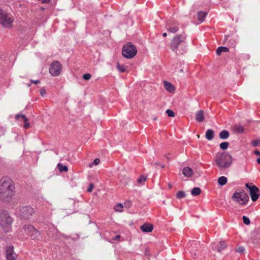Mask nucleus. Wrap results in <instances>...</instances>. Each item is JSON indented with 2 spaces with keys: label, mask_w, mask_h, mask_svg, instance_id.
I'll return each instance as SVG.
<instances>
[{
  "label": "nucleus",
  "mask_w": 260,
  "mask_h": 260,
  "mask_svg": "<svg viewBox=\"0 0 260 260\" xmlns=\"http://www.w3.org/2000/svg\"><path fill=\"white\" fill-rule=\"evenodd\" d=\"M137 52L135 46L131 43H127L123 47L122 55L127 58H132L134 57Z\"/></svg>",
  "instance_id": "8"
},
{
  "label": "nucleus",
  "mask_w": 260,
  "mask_h": 260,
  "mask_svg": "<svg viewBox=\"0 0 260 260\" xmlns=\"http://www.w3.org/2000/svg\"><path fill=\"white\" fill-rule=\"evenodd\" d=\"M229 49L226 47L220 46L219 47L216 51V54L220 55L222 52H228Z\"/></svg>",
  "instance_id": "22"
},
{
  "label": "nucleus",
  "mask_w": 260,
  "mask_h": 260,
  "mask_svg": "<svg viewBox=\"0 0 260 260\" xmlns=\"http://www.w3.org/2000/svg\"><path fill=\"white\" fill-rule=\"evenodd\" d=\"M140 229L143 232L150 233L152 231L153 225L152 224L146 222L141 226Z\"/></svg>",
  "instance_id": "13"
},
{
  "label": "nucleus",
  "mask_w": 260,
  "mask_h": 260,
  "mask_svg": "<svg viewBox=\"0 0 260 260\" xmlns=\"http://www.w3.org/2000/svg\"><path fill=\"white\" fill-rule=\"evenodd\" d=\"M128 66H116V69L121 73L125 72L128 71Z\"/></svg>",
  "instance_id": "28"
},
{
  "label": "nucleus",
  "mask_w": 260,
  "mask_h": 260,
  "mask_svg": "<svg viewBox=\"0 0 260 260\" xmlns=\"http://www.w3.org/2000/svg\"><path fill=\"white\" fill-rule=\"evenodd\" d=\"M230 136V133L227 130H223L220 132L219 137L221 139H227Z\"/></svg>",
  "instance_id": "21"
},
{
  "label": "nucleus",
  "mask_w": 260,
  "mask_h": 260,
  "mask_svg": "<svg viewBox=\"0 0 260 260\" xmlns=\"http://www.w3.org/2000/svg\"><path fill=\"white\" fill-rule=\"evenodd\" d=\"M23 229L32 239H38L40 236V232L32 225H25L23 227Z\"/></svg>",
  "instance_id": "9"
},
{
  "label": "nucleus",
  "mask_w": 260,
  "mask_h": 260,
  "mask_svg": "<svg viewBox=\"0 0 260 260\" xmlns=\"http://www.w3.org/2000/svg\"><path fill=\"white\" fill-rule=\"evenodd\" d=\"M243 222L246 225H249L250 223V219L246 216H243L242 217Z\"/></svg>",
  "instance_id": "34"
},
{
  "label": "nucleus",
  "mask_w": 260,
  "mask_h": 260,
  "mask_svg": "<svg viewBox=\"0 0 260 260\" xmlns=\"http://www.w3.org/2000/svg\"><path fill=\"white\" fill-rule=\"evenodd\" d=\"M207 15V13L204 11H199L197 14L198 20L200 22H203Z\"/></svg>",
  "instance_id": "19"
},
{
  "label": "nucleus",
  "mask_w": 260,
  "mask_h": 260,
  "mask_svg": "<svg viewBox=\"0 0 260 260\" xmlns=\"http://www.w3.org/2000/svg\"><path fill=\"white\" fill-rule=\"evenodd\" d=\"M165 165H161V168L162 169H164V168H165Z\"/></svg>",
  "instance_id": "51"
},
{
  "label": "nucleus",
  "mask_w": 260,
  "mask_h": 260,
  "mask_svg": "<svg viewBox=\"0 0 260 260\" xmlns=\"http://www.w3.org/2000/svg\"><path fill=\"white\" fill-rule=\"evenodd\" d=\"M220 246L217 248V251L219 252H221V249H223L225 248L227 246L226 243L223 241H220L219 242Z\"/></svg>",
  "instance_id": "30"
},
{
  "label": "nucleus",
  "mask_w": 260,
  "mask_h": 260,
  "mask_svg": "<svg viewBox=\"0 0 260 260\" xmlns=\"http://www.w3.org/2000/svg\"><path fill=\"white\" fill-rule=\"evenodd\" d=\"M260 140H254L252 142V144L254 147L259 145Z\"/></svg>",
  "instance_id": "39"
},
{
  "label": "nucleus",
  "mask_w": 260,
  "mask_h": 260,
  "mask_svg": "<svg viewBox=\"0 0 260 260\" xmlns=\"http://www.w3.org/2000/svg\"><path fill=\"white\" fill-rule=\"evenodd\" d=\"M147 179V177L144 175H141L139 178L137 179V182L139 184H143Z\"/></svg>",
  "instance_id": "33"
},
{
  "label": "nucleus",
  "mask_w": 260,
  "mask_h": 260,
  "mask_svg": "<svg viewBox=\"0 0 260 260\" xmlns=\"http://www.w3.org/2000/svg\"><path fill=\"white\" fill-rule=\"evenodd\" d=\"M215 161L220 169H226L232 165L233 158L227 152H218L215 154Z\"/></svg>",
  "instance_id": "3"
},
{
  "label": "nucleus",
  "mask_w": 260,
  "mask_h": 260,
  "mask_svg": "<svg viewBox=\"0 0 260 260\" xmlns=\"http://www.w3.org/2000/svg\"><path fill=\"white\" fill-rule=\"evenodd\" d=\"M251 185L252 183H251V185H250L248 183H247L245 184V186L246 188L249 189L250 195L251 196L252 201L255 202L258 199V198L259 197V189L255 185Z\"/></svg>",
  "instance_id": "10"
},
{
  "label": "nucleus",
  "mask_w": 260,
  "mask_h": 260,
  "mask_svg": "<svg viewBox=\"0 0 260 260\" xmlns=\"http://www.w3.org/2000/svg\"><path fill=\"white\" fill-rule=\"evenodd\" d=\"M6 253L7 260H16L13 246H8L6 248Z\"/></svg>",
  "instance_id": "11"
},
{
  "label": "nucleus",
  "mask_w": 260,
  "mask_h": 260,
  "mask_svg": "<svg viewBox=\"0 0 260 260\" xmlns=\"http://www.w3.org/2000/svg\"><path fill=\"white\" fill-rule=\"evenodd\" d=\"M228 181L227 178L224 176H221L219 177L218 179V182L219 185H225Z\"/></svg>",
  "instance_id": "26"
},
{
  "label": "nucleus",
  "mask_w": 260,
  "mask_h": 260,
  "mask_svg": "<svg viewBox=\"0 0 260 260\" xmlns=\"http://www.w3.org/2000/svg\"><path fill=\"white\" fill-rule=\"evenodd\" d=\"M206 138L208 140H211L214 137V131L211 129H209L206 133Z\"/></svg>",
  "instance_id": "23"
},
{
  "label": "nucleus",
  "mask_w": 260,
  "mask_h": 260,
  "mask_svg": "<svg viewBox=\"0 0 260 260\" xmlns=\"http://www.w3.org/2000/svg\"><path fill=\"white\" fill-rule=\"evenodd\" d=\"M198 138H199L200 137V136L199 135H198L197 136Z\"/></svg>",
  "instance_id": "53"
},
{
  "label": "nucleus",
  "mask_w": 260,
  "mask_h": 260,
  "mask_svg": "<svg viewBox=\"0 0 260 260\" xmlns=\"http://www.w3.org/2000/svg\"><path fill=\"white\" fill-rule=\"evenodd\" d=\"M205 119L204 112L203 110L199 111L196 115V120L198 122H202Z\"/></svg>",
  "instance_id": "17"
},
{
  "label": "nucleus",
  "mask_w": 260,
  "mask_h": 260,
  "mask_svg": "<svg viewBox=\"0 0 260 260\" xmlns=\"http://www.w3.org/2000/svg\"><path fill=\"white\" fill-rule=\"evenodd\" d=\"M20 117H21L24 122L23 127L25 129H27L29 127V123H28V119L25 116V115L18 114L15 116L16 119H19Z\"/></svg>",
  "instance_id": "15"
},
{
  "label": "nucleus",
  "mask_w": 260,
  "mask_h": 260,
  "mask_svg": "<svg viewBox=\"0 0 260 260\" xmlns=\"http://www.w3.org/2000/svg\"><path fill=\"white\" fill-rule=\"evenodd\" d=\"M35 214L34 209L30 206H23L19 207L18 212V216L24 220H29Z\"/></svg>",
  "instance_id": "5"
},
{
  "label": "nucleus",
  "mask_w": 260,
  "mask_h": 260,
  "mask_svg": "<svg viewBox=\"0 0 260 260\" xmlns=\"http://www.w3.org/2000/svg\"><path fill=\"white\" fill-rule=\"evenodd\" d=\"M254 154L257 155H260V151H258V150H255L254 151Z\"/></svg>",
  "instance_id": "45"
},
{
  "label": "nucleus",
  "mask_w": 260,
  "mask_h": 260,
  "mask_svg": "<svg viewBox=\"0 0 260 260\" xmlns=\"http://www.w3.org/2000/svg\"><path fill=\"white\" fill-rule=\"evenodd\" d=\"M229 143L227 142H223L220 144L219 147L222 150H225L228 148Z\"/></svg>",
  "instance_id": "31"
},
{
  "label": "nucleus",
  "mask_w": 260,
  "mask_h": 260,
  "mask_svg": "<svg viewBox=\"0 0 260 260\" xmlns=\"http://www.w3.org/2000/svg\"><path fill=\"white\" fill-rule=\"evenodd\" d=\"M164 85L165 88L168 91L171 92L174 90V87L170 82L167 81H164Z\"/></svg>",
  "instance_id": "20"
},
{
  "label": "nucleus",
  "mask_w": 260,
  "mask_h": 260,
  "mask_svg": "<svg viewBox=\"0 0 260 260\" xmlns=\"http://www.w3.org/2000/svg\"><path fill=\"white\" fill-rule=\"evenodd\" d=\"M51 65L54 66V65H59V62L57 61H54L52 62Z\"/></svg>",
  "instance_id": "44"
},
{
  "label": "nucleus",
  "mask_w": 260,
  "mask_h": 260,
  "mask_svg": "<svg viewBox=\"0 0 260 260\" xmlns=\"http://www.w3.org/2000/svg\"><path fill=\"white\" fill-rule=\"evenodd\" d=\"M14 185L13 180L7 177L0 180V199L9 201L14 194Z\"/></svg>",
  "instance_id": "1"
},
{
  "label": "nucleus",
  "mask_w": 260,
  "mask_h": 260,
  "mask_svg": "<svg viewBox=\"0 0 260 260\" xmlns=\"http://www.w3.org/2000/svg\"><path fill=\"white\" fill-rule=\"evenodd\" d=\"M100 159L99 158H95L94 160L93 163H91V164H90L89 165V167H91L93 164L94 165H99L100 164Z\"/></svg>",
  "instance_id": "37"
},
{
  "label": "nucleus",
  "mask_w": 260,
  "mask_h": 260,
  "mask_svg": "<svg viewBox=\"0 0 260 260\" xmlns=\"http://www.w3.org/2000/svg\"><path fill=\"white\" fill-rule=\"evenodd\" d=\"M232 199L240 205L246 204L249 199L248 195L243 190L235 192L232 197Z\"/></svg>",
  "instance_id": "6"
},
{
  "label": "nucleus",
  "mask_w": 260,
  "mask_h": 260,
  "mask_svg": "<svg viewBox=\"0 0 260 260\" xmlns=\"http://www.w3.org/2000/svg\"><path fill=\"white\" fill-rule=\"evenodd\" d=\"M14 18L12 15L0 10V24L6 28H11L13 27V23Z\"/></svg>",
  "instance_id": "4"
},
{
  "label": "nucleus",
  "mask_w": 260,
  "mask_h": 260,
  "mask_svg": "<svg viewBox=\"0 0 260 260\" xmlns=\"http://www.w3.org/2000/svg\"><path fill=\"white\" fill-rule=\"evenodd\" d=\"M201 189L199 187H194L191 190V194L193 196H197L201 194Z\"/></svg>",
  "instance_id": "24"
},
{
  "label": "nucleus",
  "mask_w": 260,
  "mask_h": 260,
  "mask_svg": "<svg viewBox=\"0 0 260 260\" xmlns=\"http://www.w3.org/2000/svg\"><path fill=\"white\" fill-rule=\"evenodd\" d=\"M186 40L185 35H177L172 39L170 47L172 50L177 54H182L184 52Z\"/></svg>",
  "instance_id": "2"
},
{
  "label": "nucleus",
  "mask_w": 260,
  "mask_h": 260,
  "mask_svg": "<svg viewBox=\"0 0 260 260\" xmlns=\"http://www.w3.org/2000/svg\"><path fill=\"white\" fill-rule=\"evenodd\" d=\"M57 168L60 172H67L68 170L67 166L63 165L62 164L60 163H59L57 165Z\"/></svg>",
  "instance_id": "27"
},
{
  "label": "nucleus",
  "mask_w": 260,
  "mask_h": 260,
  "mask_svg": "<svg viewBox=\"0 0 260 260\" xmlns=\"http://www.w3.org/2000/svg\"><path fill=\"white\" fill-rule=\"evenodd\" d=\"M166 112L169 117H174L175 116V113L172 110H171L170 109H168Z\"/></svg>",
  "instance_id": "35"
},
{
  "label": "nucleus",
  "mask_w": 260,
  "mask_h": 260,
  "mask_svg": "<svg viewBox=\"0 0 260 260\" xmlns=\"http://www.w3.org/2000/svg\"><path fill=\"white\" fill-rule=\"evenodd\" d=\"M121 236L119 235H116L113 239V240H119V239L120 238Z\"/></svg>",
  "instance_id": "43"
},
{
  "label": "nucleus",
  "mask_w": 260,
  "mask_h": 260,
  "mask_svg": "<svg viewBox=\"0 0 260 260\" xmlns=\"http://www.w3.org/2000/svg\"><path fill=\"white\" fill-rule=\"evenodd\" d=\"M154 165L156 166H159L160 165V164L159 162H156L154 163Z\"/></svg>",
  "instance_id": "46"
},
{
  "label": "nucleus",
  "mask_w": 260,
  "mask_h": 260,
  "mask_svg": "<svg viewBox=\"0 0 260 260\" xmlns=\"http://www.w3.org/2000/svg\"><path fill=\"white\" fill-rule=\"evenodd\" d=\"M256 161L258 164H260V157L258 158Z\"/></svg>",
  "instance_id": "47"
},
{
  "label": "nucleus",
  "mask_w": 260,
  "mask_h": 260,
  "mask_svg": "<svg viewBox=\"0 0 260 260\" xmlns=\"http://www.w3.org/2000/svg\"><path fill=\"white\" fill-rule=\"evenodd\" d=\"M93 187H94V185H93V184H92V183H90V184H89V187L88 188V189H87V191L88 192H91V191H92V189H93Z\"/></svg>",
  "instance_id": "40"
},
{
  "label": "nucleus",
  "mask_w": 260,
  "mask_h": 260,
  "mask_svg": "<svg viewBox=\"0 0 260 260\" xmlns=\"http://www.w3.org/2000/svg\"><path fill=\"white\" fill-rule=\"evenodd\" d=\"M166 28L167 30L171 33H175L178 30V26L175 23H169L167 24Z\"/></svg>",
  "instance_id": "14"
},
{
  "label": "nucleus",
  "mask_w": 260,
  "mask_h": 260,
  "mask_svg": "<svg viewBox=\"0 0 260 260\" xmlns=\"http://www.w3.org/2000/svg\"><path fill=\"white\" fill-rule=\"evenodd\" d=\"M162 36L163 37H165L167 36V34L166 32H164L163 34H162Z\"/></svg>",
  "instance_id": "48"
},
{
  "label": "nucleus",
  "mask_w": 260,
  "mask_h": 260,
  "mask_svg": "<svg viewBox=\"0 0 260 260\" xmlns=\"http://www.w3.org/2000/svg\"><path fill=\"white\" fill-rule=\"evenodd\" d=\"M180 71H181V72H182V71H183V70H182V69H181V70H180Z\"/></svg>",
  "instance_id": "52"
},
{
  "label": "nucleus",
  "mask_w": 260,
  "mask_h": 260,
  "mask_svg": "<svg viewBox=\"0 0 260 260\" xmlns=\"http://www.w3.org/2000/svg\"><path fill=\"white\" fill-rule=\"evenodd\" d=\"M91 77V75L89 73H86L83 75V79L85 80H89Z\"/></svg>",
  "instance_id": "36"
},
{
  "label": "nucleus",
  "mask_w": 260,
  "mask_h": 260,
  "mask_svg": "<svg viewBox=\"0 0 260 260\" xmlns=\"http://www.w3.org/2000/svg\"><path fill=\"white\" fill-rule=\"evenodd\" d=\"M186 197L185 192L183 190L178 191L176 193V198L180 199L184 198Z\"/></svg>",
  "instance_id": "29"
},
{
  "label": "nucleus",
  "mask_w": 260,
  "mask_h": 260,
  "mask_svg": "<svg viewBox=\"0 0 260 260\" xmlns=\"http://www.w3.org/2000/svg\"><path fill=\"white\" fill-rule=\"evenodd\" d=\"M168 187L169 188H171L172 187V185L170 183H169L168 184Z\"/></svg>",
  "instance_id": "49"
},
{
  "label": "nucleus",
  "mask_w": 260,
  "mask_h": 260,
  "mask_svg": "<svg viewBox=\"0 0 260 260\" xmlns=\"http://www.w3.org/2000/svg\"><path fill=\"white\" fill-rule=\"evenodd\" d=\"M244 248L242 246H240L236 249V251L239 253H243L244 251Z\"/></svg>",
  "instance_id": "38"
},
{
  "label": "nucleus",
  "mask_w": 260,
  "mask_h": 260,
  "mask_svg": "<svg viewBox=\"0 0 260 260\" xmlns=\"http://www.w3.org/2000/svg\"><path fill=\"white\" fill-rule=\"evenodd\" d=\"M61 66H50L49 72L53 76H58L61 73Z\"/></svg>",
  "instance_id": "12"
},
{
  "label": "nucleus",
  "mask_w": 260,
  "mask_h": 260,
  "mask_svg": "<svg viewBox=\"0 0 260 260\" xmlns=\"http://www.w3.org/2000/svg\"><path fill=\"white\" fill-rule=\"evenodd\" d=\"M31 83H33L34 84H38L40 83V81L39 80H30Z\"/></svg>",
  "instance_id": "41"
},
{
  "label": "nucleus",
  "mask_w": 260,
  "mask_h": 260,
  "mask_svg": "<svg viewBox=\"0 0 260 260\" xmlns=\"http://www.w3.org/2000/svg\"><path fill=\"white\" fill-rule=\"evenodd\" d=\"M200 248V244L196 242H193L191 244L190 247V252L193 253L194 256L197 255L196 251H197V249Z\"/></svg>",
  "instance_id": "18"
},
{
  "label": "nucleus",
  "mask_w": 260,
  "mask_h": 260,
  "mask_svg": "<svg viewBox=\"0 0 260 260\" xmlns=\"http://www.w3.org/2000/svg\"><path fill=\"white\" fill-rule=\"evenodd\" d=\"M165 156H166V158H167L168 160H170V159H171V158H170V157H169V156H167V155H165Z\"/></svg>",
  "instance_id": "50"
},
{
  "label": "nucleus",
  "mask_w": 260,
  "mask_h": 260,
  "mask_svg": "<svg viewBox=\"0 0 260 260\" xmlns=\"http://www.w3.org/2000/svg\"><path fill=\"white\" fill-rule=\"evenodd\" d=\"M123 205L121 203H119L117 204V205L115 206L114 209L116 211L118 212H122L123 210Z\"/></svg>",
  "instance_id": "32"
},
{
  "label": "nucleus",
  "mask_w": 260,
  "mask_h": 260,
  "mask_svg": "<svg viewBox=\"0 0 260 260\" xmlns=\"http://www.w3.org/2000/svg\"><path fill=\"white\" fill-rule=\"evenodd\" d=\"M12 222V219L8 212L5 210L0 211V225L4 228L6 232Z\"/></svg>",
  "instance_id": "7"
},
{
  "label": "nucleus",
  "mask_w": 260,
  "mask_h": 260,
  "mask_svg": "<svg viewBox=\"0 0 260 260\" xmlns=\"http://www.w3.org/2000/svg\"><path fill=\"white\" fill-rule=\"evenodd\" d=\"M234 130L235 132L239 134H241L244 132L243 127L240 125H235L234 126Z\"/></svg>",
  "instance_id": "25"
},
{
  "label": "nucleus",
  "mask_w": 260,
  "mask_h": 260,
  "mask_svg": "<svg viewBox=\"0 0 260 260\" xmlns=\"http://www.w3.org/2000/svg\"><path fill=\"white\" fill-rule=\"evenodd\" d=\"M182 174L186 177H190L193 174V171L189 167H186L182 170Z\"/></svg>",
  "instance_id": "16"
},
{
  "label": "nucleus",
  "mask_w": 260,
  "mask_h": 260,
  "mask_svg": "<svg viewBox=\"0 0 260 260\" xmlns=\"http://www.w3.org/2000/svg\"><path fill=\"white\" fill-rule=\"evenodd\" d=\"M40 94L42 96L46 94V90L44 89H41L40 91Z\"/></svg>",
  "instance_id": "42"
}]
</instances>
